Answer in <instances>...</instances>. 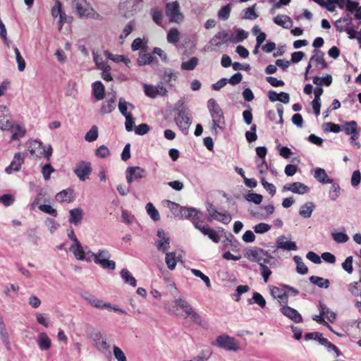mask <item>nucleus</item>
<instances>
[{"label":"nucleus","instance_id":"1","mask_svg":"<svg viewBox=\"0 0 361 361\" xmlns=\"http://www.w3.org/2000/svg\"><path fill=\"white\" fill-rule=\"evenodd\" d=\"M207 108L212 120V131L214 134L217 135L219 130H224L226 127L223 111L213 98L208 100Z\"/></svg>","mask_w":361,"mask_h":361},{"label":"nucleus","instance_id":"2","mask_svg":"<svg viewBox=\"0 0 361 361\" xmlns=\"http://www.w3.org/2000/svg\"><path fill=\"white\" fill-rule=\"evenodd\" d=\"M181 309L188 317H189L195 323L202 325L204 321L202 317L194 310L190 303L182 298L174 300L173 305L169 311L176 315H178V309Z\"/></svg>","mask_w":361,"mask_h":361},{"label":"nucleus","instance_id":"3","mask_svg":"<svg viewBox=\"0 0 361 361\" xmlns=\"http://www.w3.org/2000/svg\"><path fill=\"white\" fill-rule=\"evenodd\" d=\"M212 345L226 351L238 352L240 349L239 341L227 334L218 336Z\"/></svg>","mask_w":361,"mask_h":361},{"label":"nucleus","instance_id":"4","mask_svg":"<svg viewBox=\"0 0 361 361\" xmlns=\"http://www.w3.org/2000/svg\"><path fill=\"white\" fill-rule=\"evenodd\" d=\"M166 15L169 22L180 23L183 21L184 16L180 12V5L177 1L167 3L166 5Z\"/></svg>","mask_w":361,"mask_h":361},{"label":"nucleus","instance_id":"5","mask_svg":"<svg viewBox=\"0 0 361 361\" xmlns=\"http://www.w3.org/2000/svg\"><path fill=\"white\" fill-rule=\"evenodd\" d=\"M85 300L87 301V302L90 305H91L92 306H93L96 308H98L100 310L106 309V310H108L110 311H114L116 312H118L122 314H126V312L124 310L119 308L117 306L112 305L109 302H106L104 300H100L94 295H89L88 297L85 298Z\"/></svg>","mask_w":361,"mask_h":361},{"label":"nucleus","instance_id":"6","mask_svg":"<svg viewBox=\"0 0 361 361\" xmlns=\"http://www.w3.org/2000/svg\"><path fill=\"white\" fill-rule=\"evenodd\" d=\"M175 121L182 133L187 135L191 124V118L188 111L184 108L179 110L175 117Z\"/></svg>","mask_w":361,"mask_h":361},{"label":"nucleus","instance_id":"7","mask_svg":"<svg viewBox=\"0 0 361 361\" xmlns=\"http://www.w3.org/2000/svg\"><path fill=\"white\" fill-rule=\"evenodd\" d=\"M335 27L336 30L339 32H346L348 35L349 39H353L354 36H353V34L354 33L355 28L353 25L351 17L337 20L335 23Z\"/></svg>","mask_w":361,"mask_h":361},{"label":"nucleus","instance_id":"8","mask_svg":"<svg viewBox=\"0 0 361 361\" xmlns=\"http://www.w3.org/2000/svg\"><path fill=\"white\" fill-rule=\"evenodd\" d=\"M207 209L210 220L214 219L224 224H228L231 221V216L228 212H219L211 204L207 206Z\"/></svg>","mask_w":361,"mask_h":361},{"label":"nucleus","instance_id":"9","mask_svg":"<svg viewBox=\"0 0 361 361\" xmlns=\"http://www.w3.org/2000/svg\"><path fill=\"white\" fill-rule=\"evenodd\" d=\"M146 176L147 172L145 169L140 166H129L126 171V178L129 183L137 179L144 178Z\"/></svg>","mask_w":361,"mask_h":361},{"label":"nucleus","instance_id":"10","mask_svg":"<svg viewBox=\"0 0 361 361\" xmlns=\"http://www.w3.org/2000/svg\"><path fill=\"white\" fill-rule=\"evenodd\" d=\"M92 172L91 164L85 161L78 162L74 169V173L82 181L85 180Z\"/></svg>","mask_w":361,"mask_h":361},{"label":"nucleus","instance_id":"11","mask_svg":"<svg viewBox=\"0 0 361 361\" xmlns=\"http://www.w3.org/2000/svg\"><path fill=\"white\" fill-rule=\"evenodd\" d=\"M157 235L158 237V239L155 241L157 249L160 252H166L169 248L170 238L163 229H159Z\"/></svg>","mask_w":361,"mask_h":361},{"label":"nucleus","instance_id":"12","mask_svg":"<svg viewBox=\"0 0 361 361\" xmlns=\"http://www.w3.org/2000/svg\"><path fill=\"white\" fill-rule=\"evenodd\" d=\"M91 338L94 342L95 348L99 351L105 353L110 348V345L107 342V339L100 331L93 333Z\"/></svg>","mask_w":361,"mask_h":361},{"label":"nucleus","instance_id":"13","mask_svg":"<svg viewBox=\"0 0 361 361\" xmlns=\"http://www.w3.org/2000/svg\"><path fill=\"white\" fill-rule=\"evenodd\" d=\"M24 161L25 157L22 153H16L10 165L5 169V172L7 174H11L13 172L20 171Z\"/></svg>","mask_w":361,"mask_h":361},{"label":"nucleus","instance_id":"14","mask_svg":"<svg viewBox=\"0 0 361 361\" xmlns=\"http://www.w3.org/2000/svg\"><path fill=\"white\" fill-rule=\"evenodd\" d=\"M9 110L4 105H0V129L8 130L13 128V124L9 120Z\"/></svg>","mask_w":361,"mask_h":361},{"label":"nucleus","instance_id":"15","mask_svg":"<svg viewBox=\"0 0 361 361\" xmlns=\"http://www.w3.org/2000/svg\"><path fill=\"white\" fill-rule=\"evenodd\" d=\"M76 11L80 17L91 16L93 10L85 0H74Z\"/></svg>","mask_w":361,"mask_h":361},{"label":"nucleus","instance_id":"16","mask_svg":"<svg viewBox=\"0 0 361 361\" xmlns=\"http://www.w3.org/2000/svg\"><path fill=\"white\" fill-rule=\"evenodd\" d=\"M70 252L73 255L75 258L79 261L86 260L87 262H91L92 259L90 257H85V250L80 242L73 243L69 248Z\"/></svg>","mask_w":361,"mask_h":361},{"label":"nucleus","instance_id":"17","mask_svg":"<svg viewBox=\"0 0 361 361\" xmlns=\"http://www.w3.org/2000/svg\"><path fill=\"white\" fill-rule=\"evenodd\" d=\"M283 190L284 191H290L295 194L304 195L309 192L310 188L304 183L295 182L290 184H286Z\"/></svg>","mask_w":361,"mask_h":361},{"label":"nucleus","instance_id":"18","mask_svg":"<svg viewBox=\"0 0 361 361\" xmlns=\"http://www.w3.org/2000/svg\"><path fill=\"white\" fill-rule=\"evenodd\" d=\"M271 295L277 299L280 304L286 305L288 303V295L285 286L282 288L273 286L270 288Z\"/></svg>","mask_w":361,"mask_h":361},{"label":"nucleus","instance_id":"19","mask_svg":"<svg viewBox=\"0 0 361 361\" xmlns=\"http://www.w3.org/2000/svg\"><path fill=\"white\" fill-rule=\"evenodd\" d=\"M144 92L147 97L151 98H155L159 95L164 96L166 94V90L163 86H154L147 84L144 85Z\"/></svg>","mask_w":361,"mask_h":361},{"label":"nucleus","instance_id":"20","mask_svg":"<svg viewBox=\"0 0 361 361\" xmlns=\"http://www.w3.org/2000/svg\"><path fill=\"white\" fill-rule=\"evenodd\" d=\"M276 246L278 249H282L288 251H295L298 250L296 243L294 241L288 240L285 235H280L277 238Z\"/></svg>","mask_w":361,"mask_h":361},{"label":"nucleus","instance_id":"21","mask_svg":"<svg viewBox=\"0 0 361 361\" xmlns=\"http://www.w3.org/2000/svg\"><path fill=\"white\" fill-rule=\"evenodd\" d=\"M281 311L283 315L288 317L294 322L299 323L302 322V317L296 310L287 305H283V307L281 309Z\"/></svg>","mask_w":361,"mask_h":361},{"label":"nucleus","instance_id":"22","mask_svg":"<svg viewBox=\"0 0 361 361\" xmlns=\"http://www.w3.org/2000/svg\"><path fill=\"white\" fill-rule=\"evenodd\" d=\"M84 216L83 210L80 208H75L69 211V222L75 226L81 224Z\"/></svg>","mask_w":361,"mask_h":361},{"label":"nucleus","instance_id":"23","mask_svg":"<svg viewBox=\"0 0 361 361\" xmlns=\"http://www.w3.org/2000/svg\"><path fill=\"white\" fill-rule=\"evenodd\" d=\"M37 343L39 348L42 350H48L51 347V341L47 333L41 332L37 336Z\"/></svg>","mask_w":361,"mask_h":361},{"label":"nucleus","instance_id":"24","mask_svg":"<svg viewBox=\"0 0 361 361\" xmlns=\"http://www.w3.org/2000/svg\"><path fill=\"white\" fill-rule=\"evenodd\" d=\"M119 11L125 16H129L133 14V7L136 0H121Z\"/></svg>","mask_w":361,"mask_h":361},{"label":"nucleus","instance_id":"25","mask_svg":"<svg viewBox=\"0 0 361 361\" xmlns=\"http://www.w3.org/2000/svg\"><path fill=\"white\" fill-rule=\"evenodd\" d=\"M0 338L6 349L11 348V343L9 341L8 333L6 330L5 323L3 320L2 316L0 314Z\"/></svg>","mask_w":361,"mask_h":361},{"label":"nucleus","instance_id":"26","mask_svg":"<svg viewBox=\"0 0 361 361\" xmlns=\"http://www.w3.org/2000/svg\"><path fill=\"white\" fill-rule=\"evenodd\" d=\"M314 178L322 183H331L332 180L328 178L327 173L324 169L322 168H316L313 171Z\"/></svg>","mask_w":361,"mask_h":361},{"label":"nucleus","instance_id":"27","mask_svg":"<svg viewBox=\"0 0 361 361\" xmlns=\"http://www.w3.org/2000/svg\"><path fill=\"white\" fill-rule=\"evenodd\" d=\"M274 22L283 28L288 29L293 25V20L286 15H278L274 18Z\"/></svg>","mask_w":361,"mask_h":361},{"label":"nucleus","instance_id":"28","mask_svg":"<svg viewBox=\"0 0 361 361\" xmlns=\"http://www.w3.org/2000/svg\"><path fill=\"white\" fill-rule=\"evenodd\" d=\"M197 213L198 211L195 208L180 207L178 213L176 214V216L180 219H190L192 217L196 216L197 215Z\"/></svg>","mask_w":361,"mask_h":361},{"label":"nucleus","instance_id":"29","mask_svg":"<svg viewBox=\"0 0 361 361\" xmlns=\"http://www.w3.org/2000/svg\"><path fill=\"white\" fill-rule=\"evenodd\" d=\"M118 106L119 111L123 116L132 115L131 112H128V109L133 110L135 109V106L133 104L126 102L124 98L119 99Z\"/></svg>","mask_w":361,"mask_h":361},{"label":"nucleus","instance_id":"30","mask_svg":"<svg viewBox=\"0 0 361 361\" xmlns=\"http://www.w3.org/2000/svg\"><path fill=\"white\" fill-rule=\"evenodd\" d=\"M92 91L97 100H102L104 97V86L100 81H97L92 84Z\"/></svg>","mask_w":361,"mask_h":361},{"label":"nucleus","instance_id":"31","mask_svg":"<svg viewBox=\"0 0 361 361\" xmlns=\"http://www.w3.org/2000/svg\"><path fill=\"white\" fill-rule=\"evenodd\" d=\"M73 190L71 189L63 190L56 195V200L60 202H71L73 200Z\"/></svg>","mask_w":361,"mask_h":361},{"label":"nucleus","instance_id":"32","mask_svg":"<svg viewBox=\"0 0 361 361\" xmlns=\"http://www.w3.org/2000/svg\"><path fill=\"white\" fill-rule=\"evenodd\" d=\"M314 53V55L310 59V62L314 61L317 66L320 65L323 68H326L327 64L324 58V53L318 49H315Z\"/></svg>","mask_w":361,"mask_h":361},{"label":"nucleus","instance_id":"33","mask_svg":"<svg viewBox=\"0 0 361 361\" xmlns=\"http://www.w3.org/2000/svg\"><path fill=\"white\" fill-rule=\"evenodd\" d=\"M26 145L28 151L32 155H36L37 157L39 156L37 152L42 148V145L41 142L36 140H31L27 141Z\"/></svg>","mask_w":361,"mask_h":361},{"label":"nucleus","instance_id":"34","mask_svg":"<svg viewBox=\"0 0 361 361\" xmlns=\"http://www.w3.org/2000/svg\"><path fill=\"white\" fill-rule=\"evenodd\" d=\"M90 253L91 254V259H93V261L94 263L97 264L99 263V261L103 260L106 258H110L111 255L109 252L106 250H101L97 253H93L92 252H88L87 255Z\"/></svg>","mask_w":361,"mask_h":361},{"label":"nucleus","instance_id":"35","mask_svg":"<svg viewBox=\"0 0 361 361\" xmlns=\"http://www.w3.org/2000/svg\"><path fill=\"white\" fill-rule=\"evenodd\" d=\"M104 54L108 59H111L114 62H123L127 66H129L130 63V60L128 58H126L123 55H114L108 51H105Z\"/></svg>","mask_w":361,"mask_h":361},{"label":"nucleus","instance_id":"36","mask_svg":"<svg viewBox=\"0 0 361 361\" xmlns=\"http://www.w3.org/2000/svg\"><path fill=\"white\" fill-rule=\"evenodd\" d=\"M121 276L126 283H128L133 287H135L137 286L135 279L128 269H122L121 271Z\"/></svg>","mask_w":361,"mask_h":361},{"label":"nucleus","instance_id":"37","mask_svg":"<svg viewBox=\"0 0 361 361\" xmlns=\"http://www.w3.org/2000/svg\"><path fill=\"white\" fill-rule=\"evenodd\" d=\"M314 205L312 202H307L300 209V214L304 218H310L314 210Z\"/></svg>","mask_w":361,"mask_h":361},{"label":"nucleus","instance_id":"38","mask_svg":"<svg viewBox=\"0 0 361 361\" xmlns=\"http://www.w3.org/2000/svg\"><path fill=\"white\" fill-rule=\"evenodd\" d=\"M341 130H344L346 135H350L357 131V124L354 121L345 122L342 126Z\"/></svg>","mask_w":361,"mask_h":361},{"label":"nucleus","instance_id":"39","mask_svg":"<svg viewBox=\"0 0 361 361\" xmlns=\"http://www.w3.org/2000/svg\"><path fill=\"white\" fill-rule=\"evenodd\" d=\"M310 281L312 283L317 285L319 288H327L330 284L328 279L316 276H312L310 278Z\"/></svg>","mask_w":361,"mask_h":361},{"label":"nucleus","instance_id":"40","mask_svg":"<svg viewBox=\"0 0 361 361\" xmlns=\"http://www.w3.org/2000/svg\"><path fill=\"white\" fill-rule=\"evenodd\" d=\"M293 260L297 265V267H296L297 272L302 275L306 274L308 271V268L305 264V263L302 262V259L299 256H295L293 257Z\"/></svg>","mask_w":361,"mask_h":361},{"label":"nucleus","instance_id":"41","mask_svg":"<svg viewBox=\"0 0 361 361\" xmlns=\"http://www.w3.org/2000/svg\"><path fill=\"white\" fill-rule=\"evenodd\" d=\"M198 61L197 57H192L190 60L182 62L180 68L185 71H192L197 66Z\"/></svg>","mask_w":361,"mask_h":361},{"label":"nucleus","instance_id":"42","mask_svg":"<svg viewBox=\"0 0 361 361\" xmlns=\"http://www.w3.org/2000/svg\"><path fill=\"white\" fill-rule=\"evenodd\" d=\"M180 35L177 28H171L167 34V41L169 43L176 44L180 41Z\"/></svg>","mask_w":361,"mask_h":361},{"label":"nucleus","instance_id":"43","mask_svg":"<svg viewBox=\"0 0 361 361\" xmlns=\"http://www.w3.org/2000/svg\"><path fill=\"white\" fill-rule=\"evenodd\" d=\"M338 6L339 8H343L344 6L343 0H326L324 6L329 11H334L336 6Z\"/></svg>","mask_w":361,"mask_h":361},{"label":"nucleus","instance_id":"44","mask_svg":"<svg viewBox=\"0 0 361 361\" xmlns=\"http://www.w3.org/2000/svg\"><path fill=\"white\" fill-rule=\"evenodd\" d=\"M146 211L153 221H157L160 219L159 213L152 203L149 202L146 204Z\"/></svg>","mask_w":361,"mask_h":361},{"label":"nucleus","instance_id":"45","mask_svg":"<svg viewBox=\"0 0 361 361\" xmlns=\"http://www.w3.org/2000/svg\"><path fill=\"white\" fill-rule=\"evenodd\" d=\"M262 255H265V251L262 250L251 249L247 251L245 257L250 261L257 262Z\"/></svg>","mask_w":361,"mask_h":361},{"label":"nucleus","instance_id":"46","mask_svg":"<svg viewBox=\"0 0 361 361\" xmlns=\"http://www.w3.org/2000/svg\"><path fill=\"white\" fill-rule=\"evenodd\" d=\"M317 340L321 345L326 347L329 350H334L336 353V357L339 356V350L338 348L334 344L331 343L328 339L322 337V334H319V338Z\"/></svg>","mask_w":361,"mask_h":361},{"label":"nucleus","instance_id":"47","mask_svg":"<svg viewBox=\"0 0 361 361\" xmlns=\"http://www.w3.org/2000/svg\"><path fill=\"white\" fill-rule=\"evenodd\" d=\"M247 36L248 34L246 31L242 29H238L236 30V35L231 34V42L238 43L243 42L247 37Z\"/></svg>","mask_w":361,"mask_h":361},{"label":"nucleus","instance_id":"48","mask_svg":"<svg viewBox=\"0 0 361 361\" xmlns=\"http://www.w3.org/2000/svg\"><path fill=\"white\" fill-rule=\"evenodd\" d=\"M166 253V257H165V262L168 267V268L170 270H173L176 268V254L175 252H165Z\"/></svg>","mask_w":361,"mask_h":361},{"label":"nucleus","instance_id":"49","mask_svg":"<svg viewBox=\"0 0 361 361\" xmlns=\"http://www.w3.org/2000/svg\"><path fill=\"white\" fill-rule=\"evenodd\" d=\"M93 59L96 63V66L98 69L103 70V69H108L110 66L108 64L107 61H104L103 58L98 54L94 53L93 54Z\"/></svg>","mask_w":361,"mask_h":361},{"label":"nucleus","instance_id":"50","mask_svg":"<svg viewBox=\"0 0 361 361\" xmlns=\"http://www.w3.org/2000/svg\"><path fill=\"white\" fill-rule=\"evenodd\" d=\"M249 303H256L261 307L266 306V300L264 297L259 293H254L252 299L249 300Z\"/></svg>","mask_w":361,"mask_h":361},{"label":"nucleus","instance_id":"51","mask_svg":"<svg viewBox=\"0 0 361 361\" xmlns=\"http://www.w3.org/2000/svg\"><path fill=\"white\" fill-rule=\"evenodd\" d=\"M11 129L14 130L11 136V140H16L19 139L20 137H23L25 134V129L19 125H17L16 126L13 125V128Z\"/></svg>","mask_w":361,"mask_h":361},{"label":"nucleus","instance_id":"52","mask_svg":"<svg viewBox=\"0 0 361 361\" xmlns=\"http://www.w3.org/2000/svg\"><path fill=\"white\" fill-rule=\"evenodd\" d=\"M320 308H321V310H320V313L318 315H314L312 319L316 321L317 322L319 323V324H324V325H326L327 326L329 329L333 331V329L332 328L325 322V320L324 319V317L325 316L326 314V312H325V307H324L323 305H320Z\"/></svg>","mask_w":361,"mask_h":361},{"label":"nucleus","instance_id":"53","mask_svg":"<svg viewBox=\"0 0 361 361\" xmlns=\"http://www.w3.org/2000/svg\"><path fill=\"white\" fill-rule=\"evenodd\" d=\"M98 128L96 126L91 127L90 130L86 133L85 139L87 142H93L98 137Z\"/></svg>","mask_w":361,"mask_h":361},{"label":"nucleus","instance_id":"54","mask_svg":"<svg viewBox=\"0 0 361 361\" xmlns=\"http://www.w3.org/2000/svg\"><path fill=\"white\" fill-rule=\"evenodd\" d=\"M231 11V7L230 4H227V5L224 6V7H222L221 8V10L218 13L219 18H220L223 20H226L228 19V18L230 16Z\"/></svg>","mask_w":361,"mask_h":361},{"label":"nucleus","instance_id":"55","mask_svg":"<svg viewBox=\"0 0 361 361\" xmlns=\"http://www.w3.org/2000/svg\"><path fill=\"white\" fill-rule=\"evenodd\" d=\"M255 5L248 7L244 11V19L255 20L258 18V15L255 12Z\"/></svg>","mask_w":361,"mask_h":361},{"label":"nucleus","instance_id":"56","mask_svg":"<svg viewBox=\"0 0 361 361\" xmlns=\"http://www.w3.org/2000/svg\"><path fill=\"white\" fill-rule=\"evenodd\" d=\"M331 235L334 240L338 243H344L349 240L348 235L343 232L334 233L331 234Z\"/></svg>","mask_w":361,"mask_h":361},{"label":"nucleus","instance_id":"57","mask_svg":"<svg viewBox=\"0 0 361 361\" xmlns=\"http://www.w3.org/2000/svg\"><path fill=\"white\" fill-rule=\"evenodd\" d=\"M323 129L326 132L339 133L341 130V127L338 124L328 122L323 125Z\"/></svg>","mask_w":361,"mask_h":361},{"label":"nucleus","instance_id":"58","mask_svg":"<svg viewBox=\"0 0 361 361\" xmlns=\"http://www.w3.org/2000/svg\"><path fill=\"white\" fill-rule=\"evenodd\" d=\"M110 258H106L103 260L99 261L97 264H99L103 269L114 270L116 268V263L114 261L110 260Z\"/></svg>","mask_w":361,"mask_h":361},{"label":"nucleus","instance_id":"59","mask_svg":"<svg viewBox=\"0 0 361 361\" xmlns=\"http://www.w3.org/2000/svg\"><path fill=\"white\" fill-rule=\"evenodd\" d=\"M62 8V4L60 1H56L51 11L52 17L54 18H59L63 13Z\"/></svg>","mask_w":361,"mask_h":361},{"label":"nucleus","instance_id":"60","mask_svg":"<svg viewBox=\"0 0 361 361\" xmlns=\"http://www.w3.org/2000/svg\"><path fill=\"white\" fill-rule=\"evenodd\" d=\"M262 195L253 192H250L245 196V200L247 201L254 202L257 204H260L262 201Z\"/></svg>","mask_w":361,"mask_h":361},{"label":"nucleus","instance_id":"61","mask_svg":"<svg viewBox=\"0 0 361 361\" xmlns=\"http://www.w3.org/2000/svg\"><path fill=\"white\" fill-rule=\"evenodd\" d=\"M273 259V257L268 254L267 252L265 251V255H262L257 259L256 262H257L260 267H262V265H267L269 264L271 265V261Z\"/></svg>","mask_w":361,"mask_h":361},{"label":"nucleus","instance_id":"62","mask_svg":"<svg viewBox=\"0 0 361 361\" xmlns=\"http://www.w3.org/2000/svg\"><path fill=\"white\" fill-rule=\"evenodd\" d=\"M255 161L259 173L261 174H265L269 169V166L265 159H256Z\"/></svg>","mask_w":361,"mask_h":361},{"label":"nucleus","instance_id":"63","mask_svg":"<svg viewBox=\"0 0 361 361\" xmlns=\"http://www.w3.org/2000/svg\"><path fill=\"white\" fill-rule=\"evenodd\" d=\"M37 322L44 327H48L49 325V318L45 314L40 312L35 313Z\"/></svg>","mask_w":361,"mask_h":361},{"label":"nucleus","instance_id":"64","mask_svg":"<svg viewBox=\"0 0 361 361\" xmlns=\"http://www.w3.org/2000/svg\"><path fill=\"white\" fill-rule=\"evenodd\" d=\"M256 233H264L271 229V226L266 223H259L255 225L253 228Z\"/></svg>","mask_w":361,"mask_h":361}]
</instances>
